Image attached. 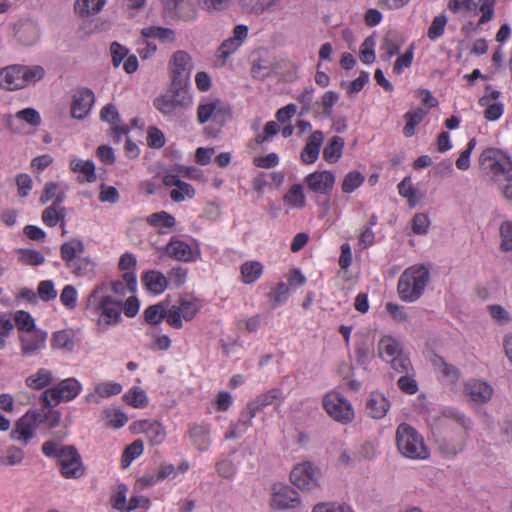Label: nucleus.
I'll return each instance as SVG.
<instances>
[{"mask_svg": "<svg viewBox=\"0 0 512 512\" xmlns=\"http://www.w3.org/2000/svg\"><path fill=\"white\" fill-rule=\"evenodd\" d=\"M481 169L497 183L506 184L503 187V194L506 199L512 202V161L503 151L496 148L485 149L480 157Z\"/></svg>", "mask_w": 512, "mask_h": 512, "instance_id": "1", "label": "nucleus"}, {"mask_svg": "<svg viewBox=\"0 0 512 512\" xmlns=\"http://www.w3.org/2000/svg\"><path fill=\"white\" fill-rule=\"evenodd\" d=\"M45 75L42 66L13 64L0 68V88L7 91L23 89L31 82L41 80Z\"/></svg>", "mask_w": 512, "mask_h": 512, "instance_id": "2", "label": "nucleus"}, {"mask_svg": "<svg viewBox=\"0 0 512 512\" xmlns=\"http://www.w3.org/2000/svg\"><path fill=\"white\" fill-rule=\"evenodd\" d=\"M430 279L429 269L425 265L407 268L400 276L397 291L401 300L415 302L418 300Z\"/></svg>", "mask_w": 512, "mask_h": 512, "instance_id": "3", "label": "nucleus"}, {"mask_svg": "<svg viewBox=\"0 0 512 512\" xmlns=\"http://www.w3.org/2000/svg\"><path fill=\"white\" fill-rule=\"evenodd\" d=\"M396 444L399 452L410 459L425 460L429 458V449L422 436L412 426L402 423L396 430Z\"/></svg>", "mask_w": 512, "mask_h": 512, "instance_id": "4", "label": "nucleus"}, {"mask_svg": "<svg viewBox=\"0 0 512 512\" xmlns=\"http://www.w3.org/2000/svg\"><path fill=\"white\" fill-rule=\"evenodd\" d=\"M452 420L458 422L462 427L467 428V420L464 416L448 411L443 415L435 417V436L439 452L445 457H455L464 448V441L452 443L447 437L443 436L444 428Z\"/></svg>", "mask_w": 512, "mask_h": 512, "instance_id": "5", "label": "nucleus"}, {"mask_svg": "<svg viewBox=\"0 0 512 512\" xmlns=\"http://www.w3.org/2000/svg\"><path fill=\"white\" fill-rule=\"evenodd\" d=\"M192 104V97L187 89L170 85V88L154 100L155 108L164 116L176 115Z\"/></svg>", "mask_w": 512, "mask_h": 512, "instance_id": "6", "label": "nucleus"}, {"mask_svg": "<svg viewBox=\"0 0 512 512\" xmlns=\"http://www.w3.org/2000/svg\"><path fill=\"white\" fill-rule=\"evenodd\" d=\"M323 408L335 421L342 424L350 423L354 418L351 404L340 393L331 391L322 400Z\"/></svg>", "mask_w": 512, "mask_h": 512, "instance_id": "7", "label": "nucleus"}, {"mask_svg": "<svg viewBox=\"0 0 512 512\" xmlns=\"http://www.w3.org/2000/svg\"><path fill=\"white\" fill-rule=\"evenodd\" d=\"M81 390V384L74 378L62 380L57 386L47 389L40 397L44 407L52 406L51 400L58 404L60 401L74 399Z\"/></svg>", "mask_w": 512, "mask_h": 512, "instance_id": "8", "label": "nucleus"}, {"mask_svg": "<svg viewBox=\"0 0 512 512\" xmlns=\"http://www.w3.org/2000/svg\"><path fill=\"white\" fill-rule=\"evenodd\" d=\"M58 463L60 473L66 479H79L85 473L81 455L75 446L69 445L62 447Z\"/></svg>", "mask_w": 512, "mask_h": 512, "instance_id": "9", "label": "nucleus"}, {"mask_svg": "<svg viewBox=\"0 0 512 512\" xmlns=\"http://www.w3.org/2000/svg\"><path fill=\"white\" fill-rule=\"evenodd\" d=\"M169 65L172 77L171 85L186 89L192 71L190 55L186 51L178 50L172 54Z\"/></svg>", "mask_w": 512, "mask_h": 512, "instance_id": "10", "label": "nucleus"}, {"mask_svg": "<svg viewBox=\"0 0 512 512\" xmlns=\"http://www.w3.org/2000/svg\"><path fill=\"white\" fill-rule=\"evenodd\" d=\"M122 299L106 295L101 297L95 309L98 312V325L103 329L121 320Z\"/></svg>", "mask_w": 512, "mask_h": 512, "instance_id": "11", "label": "nucleus"}, {"mask_svg": "<svg viewBox=\"0 0 512 512\" xmlns=\"http://www.w3.org/2000/svg\"><path fill=\"white\" fill-rule=\"evenodd\" d=\"M319 471L311 463L300 464L291 471V482L299 489L311 491L318 487Z\"/></svg>", "mask_w": 512, "mask_h": 512, "instance_id": "12", "label": "nucleus"}, {"mask_svg": "<svg viewBox=\"0 0 512 512\" xmlns=\"http://www.w3.org/2000/svg\"><path fill=\"white\" fill-rule=\"evenodd\" d=\"M283 393L279 388H272L259 396H257L253 401H250L247 404L248 409V419L240 420V423H243L246 426L252 425V419L256 416L259 411H262L267 406L272 405L274 402L278 401L279 403L283 400Z\"/></svg>", "mask_w": 512, "mask_h": 512, "instance_id": "13", "label": "nucleus"}, {"mask_svg": "<svg viewBox=\"0 0 512 512\" xmlns=\"http://www.w3.org/2000/svg\"><path fill=\"white\" fill-rule=\"evenodd\" d=\"M95 102L94 93L89 88L79 89L73 96L71 115L76 119H83L90 112Z\"/></svg>", "mask_w": 512, "mask_h": 512, "instance_id": "14", "label": "nucleus"}, {"mask_svg": "<svg viewBox=\"0 0 512 512\" xmlns=\"http://www.w3.org/2000/svg\"><path fill=\"white\" fill-rule=\"evenodd\" d=\"M272 506L276 509H293L300 504L298 493L291 486L281 485L279 488H274V494L271 502Z\"/></svg>", "mask_w": 512, "mask_h": 512, "instance_id": "15", "label": "nucleus"}, {"mask_svg": "<svg viewBox=\"0 0 512 512\" xmlns=\"http://www.w3.org/2000/svg\"><path fill=\"white\" fill-rule=\"evenodd\" d=\"M310 190L315 193L327 194L335 183V176L330 171H316L305 178Z\"/></svg>", "mask_w": 512, "mask_h": 512, "instance_id": "16", "label": "nucleus"}, {"mask_svg": "<svg viewBox=\"0 0 512 512\" xmlns=\"http://www.w3.org/2000/svg\"><path fill=\"white\" fill-rule=\"evenodd\" d=\"M100 118L112 125L111 130L114 140L119 141L122 135L128 134L129 128L125 125H119L121 120L115 105L111 103L105 105L100 111Z\"/></svg>", "mask_w": 512, "mask_h": 512, "instance_id": "17", "label": "nucleus"}, {"mask_svg": "<svg viewBox=\"0 0 512 512\" xmlns=\"http://www.w3.org/2000/svg\"><path fill=\"white\" fill-rule=\"evenodd\" d=\"M390 401L380 392H372L366 401V412L373 419H382L390 409Z\"/></svg>", "mask_w": 512, "mask_h": 512, "instance_id": "18", "label": "nucleus"}, {"mask_svg": "<svg viewBox=\"0 0 512 512\" xmlns=\"http://www.w3.org/2000/svg\"><path fill=\"white\" fill-rule=\"evenodd\" d=\"M404 43V38L396 30H388L384 35L380 49L383 51L381 59L384 61H390L391 58L397 55Z\"/></svg>", "mask_w": 512, "mask_h": 512, "instance_id": "19", "label": "nucleus"}, {"mask_svg": "<svg viewBox=\"0 0 512 512\" xmlns=\"http://www.w3.org/2000/svg\"><path fill=\"white\" fill-rule=\"evenodd\" d=\"M465 393L477 403L488 402L493 396V388L486 382L480 380H469L464 386Z\"/></svg>", "mask_w": 512, "mask_h": 512, "instance_id": "20", "label": "nucleus"}, {"mask_svg": "<svg viewBox=\"0 0 512 512\" xmlns=\"http://www.w3.org/2000/svg\"><path fill=\"white\" fill-rule=\"evenodd\" d=\"M323 141L324 134L322 131L316 130L312 132V134L307 138L305 147L301 152V160L306 164L314 163L319 157Z\"/></svg>", "mask_w": 512, "mask_h": 512, "instance_id": "21", "label": "nucleus"}, {"mask_svg": "<svg viewBox=\"0 0 512 512\" xmlns=\"http://www.w3.org/2000/svg\"><path fill=\"white\" fill-rule=\"evenodd\" d=\"M210 427L207 424H193L188 430V436L199 452H205L210 446Z\"/></svg>", "mask_w": 512, "mask_h": 512, "instance_id": "22", "label": "nucleus"}, {"mask_svg": "<svg viewBox=\"0 0 512 512\" xmlns=\"http://www.w3.org/2000/svg\"><path fill=\"white\" fill-rule=\"evenodd\" d=\"M166 254L178 261L189 262L193 260L191 247L184 241L172 238L165 247Z\"/></svg>", "mask_w": 512, "mask_h": 512, "instance_id": "23", "label": "nucleus"}, {"mask_svg": "<svg viewBox=\"0 0 512 512\" xmlns=\"http://www.w3.org/2000/svg\"><path fill=\"white\" fill-rule=\"evenodd\" d=\"M139 427L147 435L150 444L159 445L164 442L166 430L160 422L144 420L139 423Z\"/></svg>", "mask_w": 512, "mask_h": 512, "instance_id": "24", "label": "nucleus"}, {"mask_svg": "<svg viewBox=\"0 0 512 512\" xmlns=\"http://www.w3.org/2000/svg\"><path fill=\"white\" fill-rule=\"evenodd\" d=\"M169 11H173L175 17L182 21H192L197 16V9L191 1L171 0L167 6Z\"/></svg>", "mask_w": 512, "mask_h": 512, "instance_id": "25", "label": "nucleus"}, {"mask_svg": "<svg viewBox=\"0 0 512 512\" xmlns=\"http://www.w3.org/2000/svg\"><path fill=\"white\" fill-rule=\"evenodd\" d=\"M84 250L83 242L76 238L64 242L60 247L61 257L65 261L66 266H73V261L82 255Z\"/></svg>", "mask_w": 512, "mask_h": 512, "instance_id": "26", "label": "nucleus"}, {"mask_svg": "<svg viewBox=\"0 0 512 512\" xmlns=\"http://www.w3.org/2000/svg\"><path fill=\"white\" fill-rule=\"evenodd\" d=\"M27 419L28 417H21L15 422L10 433L13 440L26 444L34 436L35 425L29 424Z\"/></svg>", "mask_w": 512, "mask_h": 512, "instance_id": "27", "label": "nucleus"}, {"mask_svg": "<svg viewBox=\"0 0 512 512\" xmlns=\"http://www.w3.org/2000/svg\"><path fill=\"white\" fill-rule=\"evenodd\" d=\"M401 353L403 352L400 343L391 336H383L378 342V356L383 360L393 359Z\"/></svg>", "mask_w": 512, "mask_h": 512, "instance_id": "28", "label": "nucleus"}, {"mask_svg": "<svg viewBox=\"0 0 512 512\" xmlns=\"http://www.w3.org/2000/svg\"><path fill=\"white\" fill-rule=\"evenodd\" d=\"M144 38H155L163 43H172L175 41V31L170 28L161 26H149L141 30Z\"/></svg>", "mask_w": 512, "mask_h": 512, "instance_id": "29", "label": "nucleus"}, {"mask_svg": "<svg viewBox=\"0 0 512 512\" xmlns=\"http://www.w3.org/2000/svg\"><path fill=\"white\" fill-rule=\"evenodd\" d=\"M143 280L147 289L155 294L162 293L168 285L167 277L159 271L147 272L144 275Z\"/></svg>", "mask_w": 512, "mask_h": 512, "instance_id": "30", "label": "nucleus"}, {"mask_svg": "<svg viewBox=\"0 0 512 512\" xmlns=\"http://www.w3.org/2000/svg\"><path fill=\"white\" fill-rule=\"evenodd\" d=\"M345 141L340 136H333L323 150V158L329 163L337 162L342 156Z\"/></svg>", "mask_w": 512, "mask_h": 512, "instance_id": "31", "label": "nucleus"}, {"mask_svg": "<svg viewBox=\"0 0 512 512\" xmlns=\"http://www.w3.org/2000/svg\"><path fill=\"white\" fill-rule=\"evenodd\" d=\"M45 335L39 332H29L21 337L22 353L31 355L37 352L44 344Z\"/></svg>", "mask_w": 512, "mask_h": 512, "instance_id": "32", "label": "nucleus"}, {"mask_svg": "<svg viewBox=\"0 0 512 512\" xmlns=\"http://www.w3.org/2000/svg\"><path fill=\"white\" fill-rule=\"evenodd\" d=\"M25 121L26 123L30 124L31 126H38L41 123V118L39 113L33 109V108H25L21 111H19L15 117H9L7 119V124L10 129L16 130L15 124L19 121Z\"/></svg>", "mask_w": 512, "mask_h": 512, "instance_id": "33", "label": "nucleus"}, {"mask_svg": "<svg viewBox=\"0 0 512 512\" xmlns=\"http://www.w3.org/2000/svg\"><path fill=\"white\" fill-rule=\"evenodd\" d=\"M279 0H240L242 9L249 14L259 16L277 5Z\"/></svg>", "mask_w": 512, "mask_h": 512, "instance_id": "34", "label": "nucleus"}, {"mask_svg": "<svg viewBox=\"0 0 512 512\" xmlns=\"http://www.w3.org/2000/svg\"><path fill=\"white\" fill-rule=\"evenodd\" d=\"M106 0H76L74 9L81 17H88L99 13Z\"/></svg>", "mask_w": 512, "mask_h": 512, "instance_id": "35", "label": "nucleus"}, {"mask_svg": "<svg viewBox=\"0 0 512 512\" xmlns=\"http://www.w3.org/2000/svg\"><path fill=\"white\" fill-rule=\"evenodd\" d=\"M431 363L433 367L442 373V375L446 377L450 382L455 383L459 380V370L455 366L447 363L442 357L434 355L431 358Z\"/></svg>", "mask_w": 512, "mask_h": 512, "instance_id": "36", "label": "nucleus"}, {"mask_svg": "<svg viewBox=\"0 0 512 512\" xmlns=\"http://www.w3.org/2000/svg\"><path fill=\"white\" fill-rule=\"evenodd\" d=\"M263 273V265L258 261H247L241 266L242 281L245 284L254 283Z\"/></svg>", "mask_w": 512, "mask_h": 512, "instance_id": "37", "label": "nucleus"}, {"mask_svg": "<svg viewBox=\"0 0 512 512\" xmlns=\"http://www.w3.org/2000/svg\"><path fill=\"white\" fill-rule=\"evenodd\" d=\"M355 353L357 364L366 367L370 359L374 357L373 343L367 338H363L356 344Z\"/></svg>", "mask_w": 512, "mask_h": 512, "instance_id": "38", "label": "nucleus"}, {"mask_svg": "<svg viewBox=\"0 0 512 512\" xmlns=\"http://www.w3.org/2000/svg\"><path fill=\"white\" fill-rule=\"evenodd\" d=\"M167 308L168 303L166 301L149 306L144 311L145 321L151 325L159 324L165 318Z\"/></svg>", "mask_w": 512, "mask_h": 512, "instance_id": "39", "label": "nucleus"}, {"mask_svg": "<svg viewBox=\"0 0 512 512\" xmlns=\"http://www.w3.org/2000/svg\"><path fill=\"white\" fill-rule=\"evenodd\" d=\"M25 453L22 448L11 445L6 449V454L0 456V467L14 466L22 463Z\"/></svg>", "mask_w": 512, "mask_h": 512, "instance_id": "40", "label": "nucleus"}, {"mask_svg": "<svg viewBox=\"0 0 512 512\" xmlns=\"http://www.w3.org/2000/svg\"><path fill=\"white\" fill-rule=\"evenodd\" d=\"M175 218L166 211L156 212L147 217V223L157 228L172 229L175 225Z\"/></svg>", "mask_w": 512, "mask_h": 512, "instance_id": "41", "label": "nucleus"}, {"mask_svg": "<svg viewBox=\"0 0 512 512\" xmlns=\"http://www.w3.org/2000/svg\"><path fill=\"white\" fill-rule=\"evenodd\" d=\"M70 166L74 172L83 174L87 182H94L96 180L95 165L91 160H73Z\"/></svg>", "mask_w": 512, "mask_h": 512, "instance_id": "42", "label": "nucleus"}, {"mask_svg": "<svg viewBox=\"0 0 512 512\" xmlns=\"http://www.w3.org/2000/svg\"><path fill=\"white\" fill-rule=\"evenodd\" d=\"M52 346L57 349L72 351L74 348L72 333L67 330L55 332L52 337Z\"/></svg>", "mask_w": 512, "mask_h": 512, "instance_id": "43", "label": "nucleus"}, {"mask_svg": "<svg viewBox=\"0 0 512 512\" xmlns=\"http://www.w3.org/2000/svg\"><path fill=\"white\" fill-rule=\"evenodd\" d=\"M284 202L293 207L303 208L305 206V195L300 184L293 185L284 196Z\"/></svg>", "mask_w": 512, "mask_h": 512, "instance_id": "44", "label": "nucleus"}, {"mask_svg": "<svg viewBox=\"0 0 512 512\" xmlns=\"http://www.w3.org/2000/svg\"><path fill=\"white\" fill-rule=\"evenodd\" d=\"M143 453V442L140 439L135 440L128 445L122 455L121 463L124 468L128 467L131 462Z\"/></svg>", "mask_w": 512, "mask_h": 512, "instance_id": "45", "label": "nucleus"}, {"mask_svg": "<svg viewBox=\"0 0 512 512\" xmlns=\"http://www.w3.org/2000/svg\"><path fill=\"white\" fill-rule=\"evenodd\" d=\"M499 235H500V249L503 252H511L512 251V221L505 220L500 224L499 227Z\"/></svg>", "mask_w": 512, "mask_h": 512, "instance_id": "46", "label": "nucleus"}, {"mask_svg": "<svg viewBox=\"0 0 512 512\" xmlns=\"http://www.w3.org/2000/svg\"><path fill=\"white\" fill-rule=\"evenodd\" d=\"M364 176L358 171H351L345 175L341 188L344 193H352L364 182Z\"/></svg>", "mask_w": 512, "mask_h": 512, "instance_id": "47", "label": "nucleus"}, {"mask_svg": "<svg viewBox=\"0 0 512 512\" xmlns=\"http://www.w3.org/2000/svg\"><path fill=\"white\" fill-rule=\"evenodd\" d=\"M52 381V374L50 371L40 369L36 375L29 376L26 379V384L33 389H42L49 385Z\"/></svg>", "mask_w": 512, "mask_h": 512, "instance_id": "48", "label": "nucleus"}, {"mask_svg": "<svg viewBox=\"0 0 512 512\" xmlns=\"http://www.w3.org/2000/svg\"><path fill=\"white\" fill-rule=\"evenodd\" d=\"M369 81V74L362 71L360 75L352 82L342 81L340 83L341 88L345 89L347 94L352 96L360 92L364 85Z\"/></svg>", "mask_w": 512, "mask_h": 512, "instance_id": "49", "label": "nucleus"}, {"mask_svg": "<svg viewBox=\"0 0 512 512\" xmlns=\"http://www.w3.org/2000/svg\"><path fill=\"white\" fill-rule=\"evenodd\" d=\"M480 105L487 106L486 110L484 111V117L488 121H495L499 119L503 113V106L501 103H489V97L483 96L479 100Z\"/></svg>", "mask_w": 512, "mask_h": 512, "instance_id": "50", "label": "nucleus"}, {"mask_svg": "<svg viewBox=\"0 0 512 512\" xmlns=\"http://www.w3.org/2000/svg\"><path fill=\"white\" fill-rule=\"evenodd\" d=\"M426 111L418 108L416 111L407 112L405 114V118L408 119L406 125L404 126L403 132L405 136L414 135L415 126L418 125L422 119L424 118Z\"/></svg>", "mask_w": 512, "mask_h": 512, "instance_id": "51", "label": "nucleus"}, {"mask_svg": "<svg viewBox=\"0 0 512 512\" xmlns=\"http://www.w3.org/2000/svg\"><path fill=\"white\" fill-rule=\"evenodd\" d=\"M65 216V209H58L56 206L51 205L43 211L42 220L46 225L53 227L58 221L63 220Z\"/></svg>", "mask_w": 512, "mask_h": 512, "instance_id": "52", "label": "nucleus"}, {"mask_svg": "<svg viewBox=\"0 0 512 512\" xmlns=\"http://www.w3.org/2000/svg\"><path fill=\"white\" fill-rule=\"evenodd\" d=\"M447 24V17L444 14L436 16L427 31V36L430 40H436L443 35L445 26Z\"/></svg>", "mask_w": 512, "mask_h": 512, "instance_id": "53", "label": "nucleus"}, {"mask_svg": "<svg viewBox=\"0 0 512 512\" xmlns=\"http://www.w3.org/2000/svg\"><path fill=\"white\" fill-rule=\"evenodd\" d=\"M391 368L400 374H409L411 371H413V367L411 364L410 359L407 355L401 353L398 354V356L394 357L390 360Z\"/></svg>", "mask_w": 512, "mask_h": 512, "instance_id": "54", "label": "nucleus"}, {"mask_svg": "<svg viewBox=\"0 0 512 512\" xmlns=\"http://www.w3.org/2000/svg\"><path fill=\"white\" fill-rule=\"evenodd\" d=\"M19 260L26 265L37 266L43 264L45 258L36 250L21 249L19 251Z\"/></svg>", "mask_w": 512, "mask_h": 512, "instance_id": "55", "label": "nucleus"}, {"mask_svg": "<svg viewBox=\"0 0 512 512\" xmlns=\"http://www.w3.org/2000/svg\"><path fill=\"white\" fill-rule=\"evenodd\" d=\"M176 189H173L170 193V197L174 202H182L185 199V196L192 198L195 194L194 188L180 180V183L177 184Z\"/></svg>", "mask_w": 512, "mask_h": 512, "instance_id": "56", "label": "nucleus"}, {"mask_svg": "<svg viewBox=\"0 0 512 512\" xmlns=\"http://www.w3.org/2000/svg\"><path fill=\"white\" fill-rule=\"evenodd\" d=\"M375 39L370 36L367 37L360 47V58L362 62L371 64L375 61Z\"/></svg>", "mask_w": 512, "mask_h": 512, "instance_id": "57", "label": "nucleus"}, {"mask_svg": "<svg viewBox=\"0 0 512 512\" xmlns=\"http://www.w3.org/2000/svg\"><path fill=\"white\" fill-rule=\"evenodd\" d=\"M76 276H84L93 270V262L86 258L79 256L73 261V266H67Z\"/></svg>", "mask_w": 512, "mask_h": 512, "instance_id": "58", "label": "nucleus"}, {"mask_svg": "<svg viewBox=\"0 0 512 512\" xmlns=\"http://www.w3.org/2000/svg\"><path fill=\"white\" fill-rule=\"evenodd\" d=\"M487 310L491 318L500 324H508L512 321L510 313L501 305H489Z\"/></svg>", "mask_w": 512, "mask_h": 512, "instance_id": "59", "label": "nucleus"}, {"mask_svg": "<svg viewBox=\"0 0 512 512\" xmlns=\"http://www.w3.org/2000/svg\"><path fill=\"white\" fill-rule=\"evenodd\" d=\"M230 118V108L226 106L224 103H222L220 100H216V109L212 122L220 127H223Z\"/></svg>", "mask_w": 512, "mask_h": 512, "instance_id": "60", "label": "nucleus"}, {"mask_svg": "<svg viewBox=\"0 0 512 512\" xmlns=\"http://www.w3.org/2000/svg\"><path fill=\"white\" fill-rule=\"evenodd\" d=\"M430 220L427 214L417 213L412 219V230L417 235H425L428 232Z\"/></svg>", "mask_w": 512, "mask_h": 512, "instance_id": "61", "label": "nucleus"}, {"mask_svg": "<svg viewBox=\"0 0 512 512\" xmlns=\"http://www.w3.org/2000/svg\"><path fill=\"white\" fill-rule=\"evenodd\" d=\"M37 294L39 298L45 302L53 300L57 297V291L51 280L41 281L38 285Z\"/></svg>", "mask_w": 512, "mask_h": 512, "instance_id": "62", "label": "nucleus"}, {"mask_svg": "<svg viewBox=\"0 0 512 512\" xmlns=\"http://www.w3.org/2000/svg\"><path fill=\"white\" fill-rule=\"evenodd\" d=\"M126 402L133 407L139 408L144 407L147 404V398L142 389L134 388L130 392L124 395Z\"/></svg>", "mask_w": 512, "mask_h": 512, "instance_id": "63", "label": "nucleus"}, {"mask_svg": "<svg viewBox=\"0 0 512 512\" xmlns=\"http://www.w3.org/2000/svg\"><path fill=\"white\" fill-rule=\"evenodd\" d=\"M313 512H353L346 504L319 503L313 508Z\"/></svg>", "mask_w": 512, "mask_h": 512, "instance_id": "64", "label": "nucleus"}]
</instances>
